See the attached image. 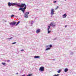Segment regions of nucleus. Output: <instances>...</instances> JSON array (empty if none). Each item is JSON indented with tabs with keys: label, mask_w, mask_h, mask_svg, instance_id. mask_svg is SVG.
Returning <instances> with one entry per match:
<instances>
[{
	"label": "nucleus",
	"mask_w": 76,
	"mask_h": 76,
	"mask_svg": "<svg viewBox=\"0 0 76 76\" xmlns=\"http://www.w3.org/2000/svg\"><path fill=\"white\" fill-rule=\"evenodd\" d=\"M20 51H24V50L22 49L21 50H20Z\"/></svg>",
	"instance_id": "bb28decb"
},
{
	"label": "nucleus",
	"mask_w": 76,
	"mask_h": 76,
	"mask_svg": "<svg viewBox=\"0 0 76 76\" xmlns=\"http://www.w3.org/2000/svg\"><path fill=\"white\" fill-rule=\"evenodd\" d=\"M12 38H13V37H11L10 38L7 39H12Z\"/></svg>",
	"instance_id": "aec40b11"
},
{
	"label": "nucleus",
	"mask_w": 76,
	"mask_h": 76,
	"mask_svg": "<svg viewBox=\"0 0 76 76\" xmlns=\"http://www.w3.org/2000/svg\"><path fill=\"white\" fill-rule=\"evenodd\" d=\"M40 31H41V30H40V29H38L36 31V33H37V34H39V33L40 32Z\"/></svg>",
	"instance_id": "423d86ee"
},
{
	"label": "nucleus",
	"mask_w": 76,
	"mask_h": 76,
	"mask_svg": "<svg viewBox=\"0 0 76 76\" xmlns=\"http://www.w3.org/2000/svg\"><path fill=\"white\" fill-rule=\"evenodd\" d=\"M22 76H25V75H22Z\"/></svg>",
	"instance_id": "72a5a7b5"
},
{
	"label": "nucleus",
	"mask_w": 76,
	"mask_h": 76,
	"mask_svg": "<svg viewBox=\"0 0 76 76\" xmlns=\"http://www.w3.org/2000/svg\"><path fill=\"white\" fill-rule=\"evenodd\" d=\"M24 17L26 18H28V15H27L26 14H25L24 15Z\"/></svg>",
	"instance_id": "9d476101"
},
{
	"label": "nucleus",
	"mask_w": 76,
	"mask_h": 76,
	"mask_svg": "<svg viewBox=\"0 0 76 76\" xmlns=\"http://www.w3.org/2000/svg\"><path fill=\"white\" fill-rule=\"evenodd\" d=\"M57 72H58V73H60V72H61V70H59V71H57Z\"/></svg>",
	"instance_id": "6ab92c4d"
},
{
	"label": "nucleus",
	"mask_w": 76,
	"mask_h": 76,
	"mask_svg": "<svg viewBox=\"0 0 76 76\" xmlns=\"http://www.w3.org/2000/svg\"><path fill=\"white\" fill-rule=\"evenodd\" d=\"M51 49V48H47L45 50L47 51V50H49Z\"/></svg>",
	"instance_id": "ddd939ff"
},
{
	"label": "nucleus",
	"mask_w": 76,
	"mask_h": 76,
	"mask_svg": "<svg viewBox=\"0 0 76 76\" xmlns=\"http://www.w3.org/2000/svg\"><path fill=\"white\" fill-rule=\"evenodd\" d=\"M56 39H57V37H56L55 38V39H53V40H56Z\"/></svg>",
	"instance_id": "a878e982"
},
{
	"label": "nucleus",
	"mask_w": 76,
	"mask_h": 76,
	"mask_svg": "<svg viewBox=\"0 0 76 76\" xmlns=\"http://www.w3.org/2000/svg\"><path fill=\"white\" fill-rule=\"evenodd\" d=\"M48 34H50L51 32V31H49V30H48Z\"/></svg>",
	"instance_id": "2eb2a0df"
},
{
	"label": "nucleus",
	"mask_w": 76,
	"mask_h": 76,
	"mask_svg": "<svg viewBox=\"0 0 76 76\" xmlns=\"http://www.w3.org/2000/svg\"><path fill=\"white\" fill-rule=\"evenodd\" d=\"M32 76V74H29L28 75H27V76Z\"/></svg>",
	"instance_id": "5701e85b"
},
{
	"label": "nucleus",
	"mask_w": 76,
	"mask_h": 76,
	"mask_svg": "<svg viewBox=\"0 0 76 76\" xmlns=\"http://www.w3.org/2000/svg\"><path fill=\"white\" fill-rule=\"evenodd\" d=\"M58 6H57L56 8L55 9V10H56V9H58Z\"/></svg>",
	"instance_id": "393cba45"
},
{
	"label": "nucleus",
	"mask_w": 76,
	"mask_h": 76,
	"mask_svg": "<svg viewBox=\"0 0 76 76\" xmlns=\"http://www.w3.org/2000/svg\"><path fill=\"white\" fill-rule=\"evenodd\" d=\"M20 23V21H18V23L16 24V26H17L18 24H19Z\"/></svg>",
	"instance_id": "a211bd4d"
},
{
	"label": "nucleus",
	"mask_w": 76,
	"mask_h": 76,
	"mask_svg": "<svg viewBox=\"0 0 76 76\" xmlns=\"http://www.w3.org/2000/svg\"><path fill=\"white\" fill-rule=\"evenodd\" d=\"M23 8H19V10H23Z\"/></svg>",
	"instance_id": "dca6fc26"
},
{
	"label": "nucleus",
	"mask_w": 76,
	"mask_h": 76,
	"mask_svg": "<svg viewBox=\"0 0 76 76\" xmlns=\"http://www.w3.org/2000/svg\"><path fill=\"white\" fill-rule=\"evenodd\" d=\"M51 17H52V16H51Z\"/></svg>",
	"instance_id": "a19ab883"
},
{
	"label": "nucleus",
	"mask_w": 76,
	"mask_h": 76,
	"mask_svg": "<svg viewBox=\"0 0 76 76\" xmlns=\"http://www.w3.org/2000/svg\"><path fill=\"white\" fill-rule=\"evenodd\" d=\"M55 11H54V9H52L51 10V15H54V12H55Z\"/></svg>",
	"instance_id": "20e7f679"
},
{
	"label": "nucleus",
	"mask_w": 76,
	"mask_h": 76,
	"mask_svg": "<svg viewBox=\"0 0 76 76\" xmlns=\"http://www.w3.org/2000/svg\"><path fill=\"white\" fill-rule=\"evenodd\" d=\"M66 27H67V25H66V26H65V28H66Z\"/></svg>",
	"instance_id": "c9c22d12"
},
{
	"label": "nucleus",
	"mask_w": 76,
	"mask_h": 76,
	"mask_svg": "<svg viewBox=\"0 0 76 76\" xmlns=\"http://www.w3.org/2000/svg\"><path fill=\"white\" fill-rule=\"evenodd\" d=\"M40 58V56H35L34 57V58Z\"/></svg>",
	"instance_id": "6e6552de"
},
{
	"label": "nucleus",
	"mask_w": 76,
	"mask_h": 76,
	"mask_svg": "<svg viewBox=\"0 0 76 76\" xmlns=\"http://www.w3.org/2000/svg\"><path fill=\"white\" fill-rule=\"evenodd\" d=\"M50 26H52V27H55V26H56L55 25L53 24V23H51L50 25Z\"/></svg>",
	"instance_id": "0eeeda50"
},
{
	"label": "nucleus",
	"mask_w": 76,
	"mask_h": 76,
	"mask_svg": "<svg viewBox=\"0 0 76 76\" xmlns=\"http://www.w3.org/2000/svg\"><path fill=\"white\" fill-rule=\"evenodd\" d=\"M62 16L63 17V18H66L67 15H66V14H65L63 15Z\"/></svg>",
	"instance_id": "1a4fd4ad"
},
{
	"label": "nucleus",
	"mask_w": 76,
	"mask_h": 76,
	"mask_svg": "<svg viewBox=\"0 0 76 76\" xmlns=\"http://www.w3.org/2000/svg\"><path fill=\"white\" fill-rule=\"evenodd\" d=\"M49 46H50V48L52 47V45H49Z\"/></svg>",
	"instance_id": "4be33fe9"
},
{
	"label": "nucleus",
	"mask_w": 76,
	"mask_h": 76,
	"mask_svg": "<svg viewBox=\"0 0 76 76\" xmlns=\"http://www.w3.org/2000/svg\"><path fill=\"white\" fill-rule=\"evenodd\" d=\"M2 64H3V65H6V63H5L2 62Z\"/></svg>",
	"instance_id": "f3484780"
},
{
	"label": "nucleus",
	"mask_w": 76,
	"mask_h": 76,
	"mask_svg": "<svg viewBox=\"0 0 76 76\" xmlns=\"http://www.w3.org/2000/svg\"><path fill=\"white\" fill-rule=\"evenodd\" d=\"M31 22H33V21H31Z\"/></svg>",
	"instance_id": "4c0bfd02"
},
{
	"label": "nucleus",
	"mask_w": 76,
	"mask_h": 76,
	"mask_svg": "<svg viewBox=\"0 0 76 76\" xmlns=\"http://www.w3.org/2000/svg\"><path fill=\"white\" fill-rule=\"evenodd\" d=\"M31 25L30 26H32V25H33V23H31Z\"/></svg>",
	"instance_id": "cd10ccee"
},
{
	"label": "nucleus",
	"mask_w": 76,
	"mask_h": 76,
	"mask_svg": "<svg viewBox=\"0 0 76 76\" xmlns=\"http://www.w3.org/2000/svg\"><path fill=\"white\" fill-rule=\"evenodd\" d=\"M16 44V42H13L12 43V44Z\"/></svg>",
	"instance_id": "412c9836"
},
{
	"label": "nucleus",
	"mask_w": 76,
	"mask_h": 76,
	"mask_svg": "<svg viewBox=\"0 0 76 76\" xmlns=\"http://www.w3.org/2000/svg\"><path fill=\"white\" fill-rule=\"evenodd\" d=\"M71 55L73 54V52H71Z\"/></svg>",
	"instance_id": "c756f323"
},
{
	"label": "nucleus",
	"mask_w": 76,
	"mask_h": 76,
	"mask_svg": "<svg viewBox=\"0 0 76 76\" xmlns=\"http://www.w3.org/2000/svg\"><path fill=\"white\" fill-rule=\"evenodd\" d=\"M19 4H20V3H19Z\"/></svg>",
	"instance_id": "ea45409f"
},
{
	"label": "nucleus",
	"mask_w": 76,
	"mask_h": 76,
	"mask_svg": "<svg viewBox=\"0 0 76 76\" xmlns=\"http://www.w3.org/2000/svg\"><path fill=\"white\" fill-rule=\"evenodd\" d=\"M48 30L50 29V28H51V27L50 26V25H48Z\"/></svg>",
	"instance_id": "f8f14e48"
},
{
	"label": "nucleus",
	"mask_w": 76,
	"mask_h": 76,
	"mask_svg": "<svg viewBox=\"0 0 76 76\" xmlns=\"http://www.w3.org/2000/svg\"><path fill=\"white\" fill-rule=\"evenodd\" d=\"M8 4V6H9V7H10V6H16V5H17V6H18V5H19V4H18L12 3L10 2H9Z\"/></svg>",
	"instance_id": "f03ea898"
},
{
	"label": "nucleus",
	"mask_w": 76,
	"mask_h": 76,
	"mask_svg": "<svg viewBox=\"0 0 76 76\" xmlns=\"http://www.w3.org/2000/svg\"><path fill=\"white\" fill-rule=\"evenodd\" d=\"M18 6V7H20V8H23L21 11L23 12V13H24V11H25V9H26V5L25 4H18V5L16 6V7Z\"/></svg>",
	"instance_id": "f257e3e1"
},
{
	"label": "nucleus",
	"mask_w": 76,
	"mask_h": 76,
	"mask_svg": "<svg viewBox=\"0 0 76 76\" xmlns=\"http://www.w3.org/2000/svg\"><path fill=\"white\" fill-rule=\"evenodd\" d=\"M53 60L54 61V60H55V59H53Z\"/></svg>",
	"instance_id": "e433bc0d"
},
{
	"label": "nucleus",
	"mask_w": 76,
	"mask_h": 76,
	"mask_svg": "<svg viewBox=\"0 0 76 76\" xmlns=\"http://www.w3.org/2000/svg\"><path fill=\"white\" fill-rule=\"evenodd\" d=\"M39 70L40 71H41V72H43L44 70V67H40Z\"/></svg>",
	"instance_id": "7ed1b4c3"
},
{
	"label": "nucleus",
	"mask_w": 76,
	"mask_h": 76,
	"mask_svg": "<svg viewBox=\"0 0 76 76\" xmlns=\"http://www.w3.org/2000/svg\"><path fill=\"white\" fill-rule=\"evenodd\" d=\"M59 75H60L58 74H57V75H56V76H59Z\"/></svg>",
	"instance_id": "473e14b6"
},
{
	"label": "nucleus",
	"mask_w": 76,
	"mask_h": 76,
	"mask_svg": "<svg viewBox=\"0 0 76 76\" xmlns=\"http://www.w3.org/2000/svg\"><path fill=\"white\" fill-rule=\"evenodd\" d=\"M7 62H9V61H10V60H8L7 61Z\"/></svg>",
	"instance_id": "2f4dec72"
},
{
	"label": "nucleus",
	"mask_w": 76,
	"mask_h": 76,
	"mask_svg": "<svg viewBox=\"0 0 76 76\" xmlns=\"http://www.w3.org/2000/svg\"><path fill=\"white\" fill-rule=\"evenodd\" d=\"M18 72L16 73V75H18Z\"/></svg>",
	"instance_id": "f704fd0d"
},
{
	"label": "nucleus",
	"mask_w": 76,
	"mask_h": 76,
	"mask_svg": "<svg viewBox=\"0 0 76 76\" xmlns=\"http://www.w3.org/2000/svg\"><path fill=\"white\" fill-rule=\"evenodd\" d=\"M29 12H26L25 13V14L26 15H29Z\"/></svg>",
	"instance_id": "4468645a"
},
{
	"label": "nucleus",
	"mask_w": 76,
	"mask_h": 76,
	"mask_svg": "<svg viewBox=\"0 0 76 76\" xmlns=\"http://www.w3.org/2000/svg\"><path fill=\"white\" fill-rule=\"evenodd\" d=\"M15 16V15H11V17H14Z\"/></svg>",
	"instance_id": "b1692460"
},
{
	"label": "nucleus",
	"mask_w": 76,
	"mask_h": 76,
	"mask_svg": "<svg viewBox=\"0 0 76 76\" xmlns=\"http://www.w3.org/2000/svg\"><path fill=\"white\" fill-rule=\"evenodd\" d=\"M56 2H57V1H53V3H56Z\"/></svg>",
	"instance_id": "7c9ffc66"
},
{
	"label": "nucleus",
	"mask_w": 76,
	"mask_h": 76,
	"mask_svg": "<svg viewBox=\"0 0 76 76\" xmlns=\"http://www.w3.org/2000/svg\"><path fill=\"white\" fill-rule=\"evenodd\" d=\"M68 69L67 68H65L64 69V72H67L68 71Z\"/></svg>",
	"instance_id": "9b49d317"
},
{
	"label": "nucleus",
	"mask_w": 76,
	"mask_h": 76,
	"mask_svg": "<svg viewBox=\"0 0 76 76\" xmlns=\"http://www.w3.org/2000/svg\"><path fill=\"white\" fill-rule=\"evenodd\" d=\"M49 47V45H47L46 46V48H47V47Z\"/></svg>",
	"instance_id": "c85d7f7f"
},
{
	"label": "nucleus",
	"mask_w": 76,
	"mask_h": 76,
	"mask_svg": "<svg viewBox=\"0 0 76 76\" xmlns=\"http://www.w3.org/2000/svg\"><path fill=\"white\" fill-rule=\"evenodd\" d=\"M16 22H13L10 23V25H16Z\"/></svg>",
	"instance_id": "39448f33"
},
{
	"label": "nucleus",
	"mask_w": 76,
	"mask_h": 76,
	"mask_svg": "<svg viewBox=\"0 0 76 76\" xmlns=\"http://www.w3.org/2000/svg\"><path fill=\"white\" fill-rule=\"evenodd\" d=\"M65 0V1H66V0Z\"/></svg>",
	"instance_id": "58836bf2"
}]
</instances>
